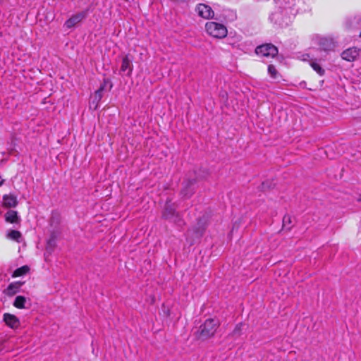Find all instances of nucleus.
Returning <instances> with one entry per match:
<instances>
[{
	"mask_svg": "<svg viewBox=\"0 0 361 361\" xmlns=\"http://www.w3.org/2000/svg\"><path fill=\"white\" fill-rule=\"evenodd\" d=\"M219 326L218 320L214 319H207L200 326V335L203 338L212 337L214 335Z\"/></svg>",
	"mask_w": 361,
	"mask_h": 361,
	"instance_id": "f257e3e1",
	"label": "nucleus"
},
{
	"mask_svg": "<svg viewBox=\"0 0 361 361\" xmlns=\"http://www.w3.org/2000/svg\"><path fill=\"white\" fill-rule=\"evenodd\" d=\"M207 33L215 38H223L227 35L226 27L216 22H208L205 25Z\"/></svg>",
	"mask_w": 361,
	"mask_h": 361,
	"instance_id": "f03ea898",
	"label": "nucleus"
},
{
	"mask_svg": "<svg viewBox=\"0 0 361 361\" xmlns=\"http://www.w3.org/2000/svg\"><path fill=\"white\" fill-rule=\"evenodd\" d=\"M87 16H88V9L78 12V13L73 15L68 19H67L66 20V22L64 23L63 26L66 29L73 28L76 25H78L80 23H81L82 20H85L87 18Z\"/></svg>",
	"mask_w": 361,
	"mask_h": 361,
	"instance_id": "7ed1b4c3",
	"label": "nucleus"
},
{
	"mask_svg": "<svg viewBox=\"0 0 361 361\" xmlns=\"http://www.w3.org/2000/svg\"><path fill=\"white\" fill-rule=\"evenodd\" d=\"M107 80H104L99 88L92 95L90 101V108L96 110L99 107V102L103 97V92L106 87Z\"/></svg>",
	"mask_w": 361,
	"mask_h": 361,
	"instance_id": "20e7f679",
	"label": "nucleus"
},
{
	"mask_svg": "<svg viewBox=\"0 0 361 361\" xmlns=\"http://www.w3.org/2000/svg\"><path fill=\"white\" fill-rule=\"evenodd\" d=\"M195 11L198 16L204 18H213L214 13L212 7L205 4H198L195 8Z\"/></svg>",
	"mask_w": 361,
	"mask_h": 361,
	"instance_id": "39448f33",
	"label": "nucleus"
},
{
	"mask_svg": "<svg viewBox=\"0 0 361 361\" xmlns=\"http://www.w3.org/2000/svg\"><path fill=\"white\" fill-rule=\"evenodd\" d=\"M255 51L258 56L271 58L279 52L277 47H256Z\"/></svg>",
	"mask_w": 361,
	"mask_h": 361,
	"instance_id": "423d86ee",
	"label": "nucleus"
},
{
	"mask_svg": "<svg viewBox=\"0 0 361 361\" xmlns=\"http://www.w3.org/2000/svg\"><path fill=\"white\" fill-rule=\"evenodd\" d=\"M360 54V49L357 47H349L341 54L343 59L348 61H353Z\"/></svg>",
	"mask_w": 361,
	"mask_h": 361,
	"instance_id": "0eeeda50",
	"label": "nucleus"
},
{
	"mask_svg": "<svg viewBox=\"0 0 361 361\" xmlns=\"http://www.w3.org/2000/svg\"><path fill=\"white\" fill-rule=\"evenodd\" d=\"M270 19L281 27H286L289 24V20H288V18L287 17L284 18V15L282 11H276L271 13Z\"/></svg>",
	"mask_w": 361,
	"mask_h": 361,
	"instance_id": "6e6552de",
	"label": "nucleus"
},
{
	"mask_svg": "<svg viewBox=\"0 0 361 361\" xmlns=\"http://www.w3.org/2000/svg\"><path fill=\"white\" fill-rule=\"evenodd\" d=\"M4 321L6 324L13 329H16L20 326V321L17 317L9 313L4 314Z\"/></svg>",
	"mask_w": 361,
	"mask_h": 361,
	"instance_id": "1a4fd4ad",
	"label": "nucleus"
},
{
	"mask_svg": "<svg viewBox=\"0 0 361 361\" xmlns=\"http://www.w3.org/2000/svg\"><path fill=\"white\" fill-rule=\"evenodd\" d=\"M18 203L17 197L13 194L4 195L3 196V204L6 207H16Z\"/></svg>",
	"mask_w": 361,
	"mask_h": 361,
	"instance_id": "9d476101",
	"label": "nucleus"
},
{
	"mask_svg": "<svg viewBox=\"0 0 361 361\" xmlns=\"http://www.w3.org/2000/svg\"><path fill=\"white\" fill-rule=\"evenodd\" d=\"M314 42L318 44L319 45H331L334 44L337 42L334 40V39L331 37H321L319 35H316L314 39Z\"/></svg>",
	"mask_w": 361,
	"mask_h": 361,
	"instance_id": "9b49d317",
	"label": "nucleus"
},
{
	"mask_svg": "<svg viewBox=\"0 0 361 361\" xmlns=\"http://www.w3.org/2000/svg\"><path fill=\"white\" fill-rule=\"evenodd\" d=\"M5 220L6 222L11 224H18L20 222V217L18 216L16 211L8 210L5 214Z\"/></svg>",
	"mask_w": 361,
	"mask_h": 361,
	"instance_id": "f8f14e48",
	"label": "nucleus"
},
{
	"mask_svg": "<svg viewBox=\"0 0 361 361\" xmlns=\"http://www.w3.org/2000/svg\"><path fill=\"white\" fill-rule=\"evenodd\" d=\"M163 217L166 219H170L174 222L177 221V219H178L179 216L176 213L175 210L172 208H166L165 211L163 213Z\"/></svg>",
	"mask_w": 361,
	"mask_h": 361,
	"instance_id": "ddd939ff",
	"label": "nucleus"
},
{
	"mask_svg": "<svg viewBox=\"0 0 361 361\" xmlns=\"http://www.w3.org/2000/svg\"><path fill=\"white\" fill-rule=\"evenodd\" d=\"M130 63L131 62L127 56L123 59L121 71L123 72H126L128 70V75H130L131 74L133 70Z\"/></svg>",
	"mask_w": 361,
	"mask_h": 361,
	"instance_id": "4468645a",
	"label": "nucleus"
},
{
	"mask_svg": "<svg viewBox=\"0 0 361 361\" xmlns=\"http://www.w3.org/2000/svg\"><path fill=\"white\" fill-rule=\"evenodd\" d=\"M7 238L16 241V242H20V240L22 238V235L20 231H16V230H10L6 233Z\"/></svg>",
	"mask_w": 361,
	"mask_h": 361,
	"instance_id": "2eb2a0df",
	"label": "nucleus"
},
{
	"mask_svg": "<svg viewBox=\"0 0 361 361\" xmlns=\"http://www.w3.org/2000/svg\"><path fill=\"white\" fill-rule=\"evenodd\" d=\"M310 66L313 68V70L318 73L319 75H323L325 73L324 69L321 66V65L312 59L310 62Z\"/></svg>",
	"mask_w": 361,
	"mask_h": 361,
	"instance_id": "dca6fc26",
	"label": "nucleus"
},
{
	"mask_svg": "<svg viewBox=\"0 0 361 361\" xmlns=\"http://www.w3.org/2000/svg\"><path fill=\"white\" fill-rule=\"evenodd\" d=\"M26 298L24 296L18 295L16 298L13 305L18 309L25 308Z\"/></svg>",
	"mask_w": 361,
	"mask_h": 361,
	"instance_id": "f3484780",
	"label": "nucleus"
},
{
	"mask_svg": "<svg viewBox=\"0 0 361 361\" xmlns=\"http://www.w3.org/2000/svg\"><path fill=\"white\" fill-rule=\"evenodd\" d=\"M268 73L270 77L274 80H277L280 77V74L273 65H269L268 66Z\"/></svg>",
	"mask_w": 361,
	"mask_h": 361,
	"instance_id": "a211bd4d",
	"label": "nucleus"
},
{
	"mask_svg": "<svg viewBox=\"0 0 361 361\" xmlns=\"http://www.w3.org/2000/svg\"><path fill=\"white\" fill-rule=\"evenodd\" d=\"M18 286L15 283H11L8 288L5 290V293L7 295L11 296L18 292Z\"/></svg>",
	"mask_w": 361,
	"mask_h": 361,
	"instance_id": "6ab92c4d",
	"label": "nucleus"
},
{
	"mask_svg": "<svg viewBox=\"0 0 361 361\" xmlns=\"http://www.w3.org/2000/svg\"><path fill=\"white\" fill-rule=\"evenodd\" d=\"M29 271V268L27 266H23L18 269H17L14 271V276H20L23 274H25Z\"/></svg>",
	"mask_w": 361,
	"mask_h": 361,
	"instance_id": "aec40b11",
	"label": "nucleus"
},
{
	"mask_svg": "<svg viewBox=\"0 0 361 361\" xmlns=\"http://www.w3.org/2000/svg\"><path fill=\"white\" fill-rule=\"evenodd\" d=\"M243 327V324L240 323V324H237L233 331V335L234 336H239L241 334Z\"/></svg>",
	"mask_w": 361,
	"mask_h": 361,
	"instance_id": "412c9836",
	"label": "nucleus"
},
{
	"mask_svg": "<svg viewBox=\"0 0 361 361\" xmlns=\"http://www.w3.org/2000/svg\"><path fill=\"white\" fill-rule=\"evenodd\" d=\"M290 222V217L289 216H285L283 217V222Z\"/></svg>",
	"mask_w": 361,
	"mask_h": 361,
	"instance_id": "4be33fe9",
	"label": "nucleus"
},
{
	"mask_svg": "<svg viewBox=\"0 0 361 361\" xmlns=\"http://www.w3.org/2000/svg\"><path fill=\"white\" fill-rule=\"evenodd\" d=\"M302 61H307L310 58V56L308 54H306V55H302Z\"/></svg>",
	"mask_w": 361,
	"mask_h": 361,
	"instance_id": "5701e85b",
	"label": "nucleus"
},
{
	"mask_svg": "<svg viewBox=\"0 0 361 361\" xmlns=\"http://www.w3.org/2000/svg\"><path fill=\"white\" fill-rule=\"evenodd\" d=\"M261 45H267V46H269V45H274L272 43H264V44H262Z\"/></svg>",
	"mask_w": 361,
	"mask_h": 361,
	"instance_id": "b1692460",
	"label": "nucleus"
},
{
	"mask_svg": "<svg viewBox=\"0 0 361 361\" xmlns=\"http://www.w3.org/2000/svg\"><path fill=\"white\" fill-rule=\"evenodd\" d=\"M359 37L361 38V31H360V33L359 35Z\"/></svg>",
	"mask_w": 361,
	"mask_h": 361,
	"instance_id": "393cba45",
	"label": "nucleus"
},
{
	"mask_svg": "<svg viewBox=\"0 0 361 361\" xmlns=\"http://www.w3.org/2000/svg\"><path fill=\"white\" fill-rule=\"evenodd\" d=\"M358 201H361V197L358 199Z\"/></svg>",
	"mask_w": 361,
	"mask_h": 361,
	"instance_id": "a878e982",
	"label": "nucleus"
}]
</instances>
